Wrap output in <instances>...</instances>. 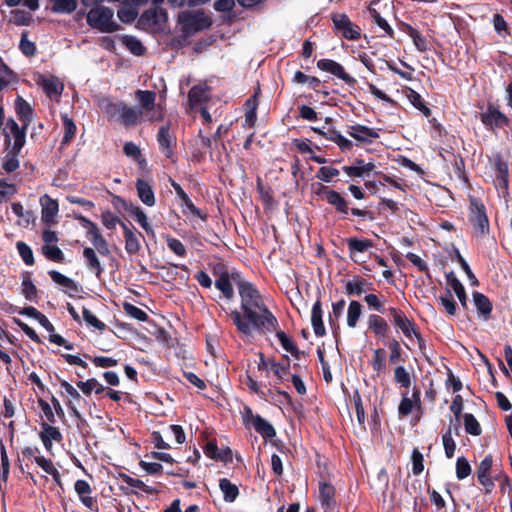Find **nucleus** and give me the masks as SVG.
<instances>
[{"label":"nucleus","mask_w":512,"mask_h":512,"mask_svg":"<svg viewBox=\"0 0 512 512\" xmlns=\"http://www.w3.org/2000/svg\"><path fill=\"white\" fill-rule=\"evenodd\" d=\"M237 288L241 298L240 311L233 310L229 314L236 330L244 336H252L253 332L268 334L276 331L279 322L257 287L252 282L239 281Z\"/></svg>","instance_id":"nucleus-1"},{"label":"nucleus","mask_w":512,"mask_h":512,"mask_svg":"<svg viewBox=\"0 0 512 512\" xmlns=\"http://www.w3.org/2000/svg\"><path fill=\"white\" fill-rule=\"evenodd\" d=\"M114 12L106 6L92 7L86 15L87 24L102 33H113L121 29V26L113 20Z\"/></svg>","instance_id":"nucleus-2"},{"label":"nucleus","mask_w":512,"mask_h":512,"mask_svg":"<svg viewBox=\"0 0 512 512\" xmlns=\"http://www.w3.org/2000/svg\"><path fill=\"white\" fill-rule=\"evenodd\" d=\"M178 23L181 25L182 33L192 36L208 29L212 25V20L202 10L196 12L186 10L179 13Z\"/></svg>","instance_id":"nucleus-3"},{"label":"nucleus","mask_w":512,"mask_h":512,"mask_svg":"<svg viewBox=\"0 0 512 512\" xmlns=\"http://www.w3.org/2000/svg\"><path fill=\"white\" fill-rule=\"evenodd\" d=\"M469 202V222L473 226L476 236L484 238L490 232L486 207L483 202L476 197H470Z\"/></svg>","instance_id":"nucleus-4"},{"label":"nucleus","mask_w":512,"mask_h":512,"mask_svg":"<svg viewBox=\"0 0 512 512\" xmlns=\"http://www.w3.org/2000/svg\"><path fill=\"white\" fill-rule=\"evenodd\" d=\"M135 97L139 102L140 109L146 119L150 122L162 121L164 119V111L160 105H156V93L152 90H137Z\"/></svg>","instance_id":"nucleus-5"},{"label":"nucleus","mask_w":512,"mask_h":512,"mask_svg":"<svg viewBox=\"0 0 512 512\" xmlns=\"http://www.w3.org/2000/svg\"><path fill=\"white\" fill-rule=\"evenodd\" d=\"M27 128L28 126H24V124L20 127L13 118L8 119L3 129L6 147L13 150H22L26 142Z\"/></svg>","instance_id":"nucleus-6"},{"label":"nucleus","mask_w":512,"mask_h":512,"mask_svg":"<svg viewBox=\"0 0 512 512\" xmlns=\"http://www.w3.org/2000/svg\"><path fill=\"white\" fill-rule=\"evenodd\" d=\"M480 120L487 130L495 131L508 127L510 125L509 118L499 110V107L489 103L485 112L480 114Z\"/></svg>","instance_id":"nucleus-7"},{"label":"nucleus","mask_w":512,"mask_h":512,"mask_svg":"<svg viewBox=\"0 0 512 512\" xmlns=\"http://www.w3.org/2000/svg\"><path fill=\"white\" fill-rule=\"evenodd\" d=\"M243 422L246 426L252 423L255 431L264 439H272L276 436V430L273 425L259 414H253L249 407L245 408Z\"/></svg>","instance_id":"nucleus-8"},{"label":"nucleus","mask_w":512,"mask_h":512,"mask_svg":"<svg viewBox=\"0 0 512 512\" xmlns=\"http://www.w3.org/2000/svg\"><path fill=\"white\" fill-rule=\"evenodd\" d=\"M317 68L344 81L349 87L354 88L357 80L345 71V68L333 59L322 58L317 61Z\"/></svg>","instance_id":"nucleus-9"},{"label":"nucleus","mask_w":512,"mask_h":512,"mask_svg":"<svg viewBox=\"0 0 512 512\" xmlns=\"http://www.w3.org/2000/svg\"><path fill=\"white\" fill-rule=\"evenodd\" d=\"M334 31L348 40H358L361 37L359 28L354 25L345 13H334L331 16Z\"/></svg>","instance_id":"nucleus-10"},{"label":"nucleus","mask_w":512,"mask_h":512,"mask_svg":"<svg viewBox=\"0 0 512 512\" xmlns=\"http://www.w3.org/2000/svg\"><path fill=\"white\" fill-rule=\"evenodd\" d=\"M314 192L316 195L324 194L328 204L333 206L336 212L341 214L343 218H346L349 213L348 202L338 191L330 189L323 184H318V188Z\"/></svg>","instance_id":"nucleus-11"},{"label":"nucleus","mask_w":512,"mask_h":512,"mask_svg":"<svg viewBox=\"0 0 512 512\" xmlns=\"http://www.w3.org/2000/svg\"><path fill=\"white\" fill-rule=\"evenodd\" d=\"M157 142L165 157L171 160V162L175 163V148L177 145V140L176 137L170 133V126L168 124L159 128L157 133Z\"/></svg>","instance_id":"nucleus-12"},{"label":"nucleus","mask_w":512,"mask_h":512,"mask_svg":"<svg viewBox=\"0 0 512 512\" xmlns=\"http://www.w3.org/2000/svg\"><path fill=\"white\" fill-rule=\"evenodd\" d=\"M168 13L163 8H150L144 11L138 19V26L145 29H155L161 22H166Z\"/></svg>","instance_id":"nucleus-13"},{"label":"nucleus","mask_w":512,"mask_h":512,"mask_svg":"<svg viewBox=\"0 0 512 512\" xmlns=\"http://www.w3.org/2000/svg\"><path fill=\"white\" fill-rule=\"evenodd\" d=\"M387 311L392 318V323L394 326L400 329L407 338H411L412 332H415L416 329L415 322L411 319H408L404 311L399 308L389 307Z\"/></svg>","instance_id":"nucleus-14"},{"label":"nucleus","mask_w":512,"mask_h":512,"mask_svg":"<svg viewBox=\"0 0 512 512\" xmlns=\"http://www.w3.org/2000/svg\"><path fill=\"white\" fill-rule=\"evenodd\" d=\"M41 204V220L47 226H52L57 224L56 217L59 212V204L58 201L52 199L47 194L43 195L40 198Z\"/></svg>","instance_id":"nucleus-15"},{"label":"nucleus","mask_w":512,"mask_h":512,"mask_svg":"<svg viewBox=\"0 0 512 512\" xmlns=\"http://www.w3.org/2000/svg\"><path fill=\"white\" fill-rule=\"evenodd\" d=\"M347 133L356 141L366 144H371L373 140L378 139L380 136L377 129L362 124L348 126Z\"/></svg>","instance_id":"nucleus-16"},{"label":"nucleus","mask_w":512,"mask_h":512,"mask_svg":"<svg viewBox=\"0 0 512 512\" xmlns=\"http://www.w3.org/2000/svg\"><path fill=\"white\" fill-rule=\"evenodd\" d=\"M121 227L123 229V236L125 240V251L129 255L137 254L141 249L140 238H143L141 232H139L135 227L132 226V229L129 228L125 223H121Z\"/></svg>","instance_id":"nucleus-17"},{"label":"nucleus","mask_w":512,"mask_h":512,"mask_svg":"<svg viewBox=\"0 0 512 512\" xmlns=\"http://www.w3.org/2000/svg\"><path fill=\"white\" fill-rule=\"evenodd\" d=\"M143 111L138 107H130L125 102L121 107L117 120L125 127L136 126L143 119Z\"/></svg>","instance_id":"nucleus-18"},{"label":"nucleus","mask_w":512,"mask_h":512,"mask_svg":"<svg viewBox=\"0 0 512 512\" xmlns=\"http://www.w3.org/2000/svg\"><path fill=\"white\" fill-rule=\"evenodd\" d=\"M239 281H245L239 273H231L230 275L222 278L215 279V287L223 294L227 300L234 297V289L232 283L236 285Z\"/></svg>","instance_id":"nucleus-19"},{"label":"nucleus","mask_w":512,"mask_h":512,"mask_svg":"<svg viewBox=\"0 0 512 512\" xmlns=\"http://www.w3.org/2000/svg\"><path fill=\"white\" fill-rule=\"evenodd\" d=\"M472 297L479 317L484 321L490 320L493 311V305L490 299L485 294L478 291H474Z\"/></svg>","instance_id":"nucleus-20"},{"label":"nucleus","mask_w":512,"mask_h":512,"mask_svg":"<svg viewBox=\"0 0 512 512\" xmlns=\"http://www.w3.org/2000/svg\"><path fill=\"white\" fill-rule=\"evenodd\" d=\"M42 431L39 436L40 439L47 451L52 449V442H61L63 440V436L59 430V428L53 426L49 423H41Z\"/></svg>","instance_id":"nucleus-21"},{"label":"nucleus","mask_w":512,"mask_h":512,"mask_svg":"<svg viewBox=\"0 0 512 512\" xmlns=\"http://www.w3.org/2000/svg\"><path fill=\"white\" fill-rule=\"evenodd\" d=\"M116 199L123 204L127 212H129L132 216L135 217V220L147 233H153V230L148 222L147 216L140 206L134 205L133 203H127L124 199L120 197H116Z\"/></svg>","instance_id":"nucleus-22"},{"label":"nucleus","mask_w":512,"mask_h":512,"mask_svg":"<svg viewBox=\"0 0 512 512\" xmlns=\"http://www.w3.org/2000/svg\"><path fill=\"white\" fill-rule=\"evenodd\" d=\"M60 386H61V388H63L65 390L67 395L71 398V400H69L67 402V407H68V410L70 411L71 415L77 419H82V416H81L80 412L78 411L76 405L74 404V401L79 403L81 400H83V398L81 397L79 392L66 380H61Z\"/></svg>","instance_id":"nucleus-23"},{"label":"nucleus","mask_w":512,"mask_h":512,"mask_svg":"<svg viewBox=\"0 0 512 512\" xmlns=\"http://www.w3.org/2000/svg\"><path fill=\"white\" fill-rule=\"evenodd\" d=\"M170 184L175 190L177 196L182 201L183 205H185L194 216H197L202 220H206L207 215L203 214L202 211L193 204V202L191 201L187 193L183 190L181 185L174 181L173 179H170Z\"/></svg>","instance_id":"nucleus-24"},{"label":"nucleus","mask_w":512,"mask_h":512,"mask_svg":"<svg viewBox=\"0 0 512 512\" xmlns=\"http://www.w3.org/2000/svg\"><path fill=\"white\" fill-rule=\"evenodd\" d=\"M372 289V283L360 276H354L345 284V293L351 296H360L367 290Z\"/></svg>","instance_id":"nucleus-25"},{"label":"nucleus","mask_w":512,"mask_h":512,"mask_svg":"<svg viewBox=\"0 0 512 512\" xmlns=\"http://www.w3.org/2000/svg\"><path fill=\"white\" fill-rule=\"evenodd\" d=\"M15 112L22 124L29 126L33 120L34 110L21 96H17L15 100Z\"/></svg>","instance_id":"nucleus-26"},{"label":"nucleus","mask_w":512,"mask_h":512,"mask_svg":"<svg viewBox=\"0 0 512 512\" xmlns=\"http://www.w3.org/2000/svg\"><path fill=\"white\" fill-rule=\"evenodd\" d=\"M83 257L88 270L94 273L97 278H100L104 272V268L95 250L91 247H85L83 249Z\"/></svg>","instance_id":"nucleus-27"},{"label":"nucleus","mask_w":512,"mask_h":512,"mask_svg":"<svg viewBox=\"0 0 512 512\" xmlns=\"http://www.w3.org/2000/svg\"><path fill=\"white\" fill-rule=\"evenodd\" d=\"M322 314H323L322 303H321L320 299H318L314 303V305L312 307V311H311V324H312L314 333L317 337H323L326 334V329H325V326L323 323Z\"/></svg>","instance_id":"nucleus-28"},{"label":"nucleus","mask_w":512,"mask_h":512,"mask_svg":"<svg viewBox=\"0 0 512 512\" xmlns=\"http://www.w3.org/2000/svg\"><path fill=\"white\" fill-rule=\"evenodd\" d=\"M135 187L137 190V194L139 199L142 201L143 204L152 207L155 205V195L154 191L151 187V185L143 180V179H137L135 183Z\"/></svg>","instance_id":"nucleus-29"},{"label":"nucleus","mask_w":512,"mask_h":512,"mask_svg":"<svg viewBox=\"0 0 512 512\" xmlns=\"http://www.w3.org/2000/svg\"><path fill=\"white\" fill-rule=\"evenodd\" d=\"M356 165L343 166L342 170L350 177H364L374 170L373 162L365 163L363 159H356Z\"/></svg>","instance_id":"nucleus-30"},{"label":"nucleus","mask_w":512,"mask_h":512,"mask_svg":"<svg viewBox=\"0 0 512 512\" xmlns=\"http://www.w3.org/2000/svg\"><path fill=\"white\" fill-rule=\"evenodd\" d=\"M368 328L379 338H385L390 330L387 321L377 314L369 315Z\"/></svg>","instance_id":"nucleus-31"},{"label":"nucleus","mask_w":512,"mask_h":512,"mask_svg":"<svg viewBox=\"0 0 512 512\" xmlns=\"http://www.w3.org/2000/svg\"><path fill=\"white\" fill-rule=\"evenodd\" d=\"M319 495L322 506L325 510L336 508L335 505V488L332 484L321 482L319 485Z\"/></svg>","instance_id":"nucleus-32"},{"label":"nucleus","mask_w":512,"mask_h":512,"mask_svg":"<svg viewBox=\"0 0 512 512\" xmlns=\"http://www.w3.org/2000/svg\"><path fill=\"white\" fill-rule=\"evenodd\" d=\"M448 285L453 289L463 308H467L468 297L463 284L459 281L453 271L446 274Z\"/></svg>","instance_id":"nucleus-33"},{"label":"nucleus","mask_w":512,"mask_h":512,"mask_svg":"<svg viewBox=\"0 0 512 512\" xmlns=\"http://www.w3.org/2000/svg\"><path fill=\"white\" fill-rule=\"evenodd\" d=\"M207 85H194L188 92V102L191 108L208 101Z\"/></svg>","instance_id":"nucleus-34"},{"label":"nucleus","mask_w":512,"mask_h":512,"mask_svg":"<svg viewBox=\"0 0 512 512\" xmlns=\"http://www.w3.org/2000/svg\"><path fill=\"white\" fill-rule=\"evenodd\" d=\"M40 85L50 99L60 97L64 89V85L55 78H43Z\"/></svg>","instance_id":"nucleus-35"},{"label":"nucleus","mask_w":512,"mask_h":512,"mask_svg":"<svg viewBox=\"0 0 512 512\" xmlns=\"http://www.w3.org/2000/svg\"><path fill=\"white\" fill-rule=\"evenodd\" d=\"M282 360V362H277L276 360L270 361V369L277 377V384L281 383L285 379L290 368V358L287 355H283Z\"/></svg>","instance_id":"nucleus-36"},{"label":"nucleus","mask_w":512,"mask_h":512,"mask_svg":"<svg viewBox=\"0 0 512 512\" xmlns=\"http://www.w3.org/2000/svg\"><path fill=\"white\" fill-rule=\"evenodd\" d=\"M350 257L352 258L354 253H364L373 247V241L371 239H358L356 237H350L346 239Z\"/></svg>","instance_id":"nucleus-37"},{"label":"nucleus","mask_w":512,"mask_h":512,"mask_svg":"<svg viewBox=\"0 0 512 512\" xmlns=\"http://www.w3.org/2000/svg\"><path fill=\"white\" fill-rule=\"evenodd\" d=\"M122 44L135 56H142L146 52V47L134 36L123 35L120 37Z\"/></svg>","instance_id":"nucleus-38"},{"label":"nucleus","mask_w":512,"mask_h":512,"mask_svg":"<svg viewBox=\"0 0 512 512\" xmlns=\"http://www.w3.org/2000/svg\"><path fill=\"white\" fill-rule=\"evenodd\" d=\"M124 101L113 102L109 98H103L100 102V108L109 119H117L121 113V107Z\"/></svg>","instance_id":"nucleus-39"},{"label":"nucleus","mask_w":512,"mask_h":512,"mask_svg":"<svg viewBox=\"0 0 512 512\" xmlns=\"http://www.w3.org/2000/svg\"><path fill=\"white\" fill-rule=\"evenodd\" d=\"M22 294L26 300L37 303L38 289L31 280L30 273H23Z\"/></svg>","instance_id":"nucleus-40"},{"label":"nucleus","mask_w":512,"mask_h":512,"mask_svg":"<svg viewBox=\"0 0 512 512\" xmlns=\"http://www.w3.org/2000/svg\"><path fill=\"white\" fill-rule=\"evenodd\" d=\"M406 96H407L408 100L410 101V103L416 109L421 111L424 114V116H426V117L431 116V114H432L431 109L429 107H427L424 99L418 92H416L415 90H413L411 88H408V90L406 92Z\"/></svg>","instance_id":"nucleus-41"},{"label":"nucleus","mask_w":512,"mask_h":512,"mask_svg":"<svg viewBox=\"0 0 512 512\" xmlns=\"http://www.w3.org/2000/svg\"><path fill=\"white\" fill-rule=\"evenodd\" d=\"M21 150H13L11 148L6 147V154L2 163V168L7 173H12L19 168V160L18 156Z\"/></svg>","instance_id":"nucleus-42"},{"label":"nucleus","mask_w":512,"mask_h":512,"mask_svg":"<svg viewBox=\"0 0 512 512\" xmlns=\"http://www.w3.org/2000/svg\"><path fill=\"white\" fill-rule=\"evenodd\" d=\"M62 122H63V128H64V135L61 140V146L65 147L71 143L73 138L76 135L77 127L70 117L68 115L62 116Z\"/></svg>","instance_id":"nucleus-43"},{"label":"nucleus","mask_w":512,"mask_h":512,"mask_svg":"<svg viewBox=\"0 0 512 512\" xmlns=\"http://www.w3.org/2000/svg\"><path fill=\"white\" fill-rule=\"evenodd\" d=\"M345 304L346 302L344 299H341L332 304V312L329 315V325L333 330L334 335H336L337 331L339 330L338 319L343 313Z\"/></svg>","instance_id":"nucleus-44"},{"label":"nucleus","mask_w":512,"mask_h":512,"mask_svg":"<svg viewBox=\"0 0 512 512\" xmlns=\"http://www.w3.org/2000/svg\"><path fill=\"white\" fill-rule=\"evenodd\" d=\"M219 487L224 494V500L226 502H233L236 500L239 494V489L230 480H228L227 478L220 479Z\"/></svg>","instance_id":"nucleus-45"},{"label":"nucleus","mask_w":512,"mask_h":512,"mask_svg":"<svg viewBox=\"0 0 512 512\" xmlns=\"http://www.w3.org/2000/svg\"><path fill=\"white\" fill-rule=\"evenodd\" d=\"M53 5L51 10L54 13L70 14L77 8V0H50Z\"/></svg>","instance_id":"nucleus-46"},{"label":"nucleus","mask_w":512,"mask_h":512,"mask_svg":"<svg viewBox=\"0 0 512 512\" xmlns=\"http://www.w3.org/2000/svg\"><path fill=\"white\" fill-rule=\"evenodd\" d=\"M362 314V305L360 302L356 300H352L349 303L348 310H347V325L350 328H355L357 325V322Z\"/></svg>","instance_id":"nucleus-47"},{"label":"nucleus","mask_w":512,"mask_h":512,"mask_svg":"<svg viewBox=\"0 0 512 512\" xmlns=\"http://www.w3.org/2000/svg\"><path fill=\"white\" fill-rule=\"evenodd\" d=\"M120 477L123 482H125L127 485L140 489L141 491L145 492L146 494H156L158 490L154 487L146 485L142 480L133 478L127 474H120Z\"/></svg>","instance_id":"nucleus-48"},{"label":"nucleus","mask_w":512,"mask_h":512,"mask_svg":"<svg viewBox=\"0 0 512 512\" xmlns=\"http://www.w3.org/2000/svg\"><path fill=\"white\" fill-rule=\"evenodd\" d=\"M377 1H372L371 5L368 7V12L375 21V23L382 28L390 37L394 36V30L391 28V26L388 24V22L380 15V13L373 7V5Z\"/></svg>","instance_id":"nucleus-49"},{"label":"nucleus","mask_w":512,"mask_h":512,"mask_svg":"<svg viewBox=\"0 0 512 512\" xmlns=\"http://www.w3.org/2000/svg\"><path fill=\"white\" fill-rule=\"evenodd\" d=\"M394 381L405 389L411 386L412 379L410 373L403 365L396 366L394 369Z\"/></svg>","instance_id":"nucleus-50"},{"label":"nucleus","mask_w":512,"mask_h":512,"mask_svg":"<svg viewBox=\"0 0 512 512\" xmlns=\"http://www.w3.org/2000/svg\"><path fill=\"white\" fill-rule=\"evenodd\" d=\"M465 431L472 436H479L482 433L480 423L471 413H466L463 416Z\"/></svg>","instance_id":"nucleus-51"},{"label":"nucleus","mask_w":512,"mask_h":512,"mask_svg":"<svg viewBox=\"0 0 512 512\" xmlns=\"http://www.w3.org/2000/svg\"><path fill=\"white\" fill-rule=\"evenodd\" d=\"M371 366L378 375L386 369V352L384 349L378 348L374 350Z\"/></svg>","instance_id":"nucleus-52"},{"label":"nucleus","mask_w":512,"mask_h":512,"mask_svg":"<svg viewBox=\"0 0 512 512\" xmlns=\"http://www.w3.org/2000/svg\"><path fill=\"white\" fill-rule=\"evenodd\" d=\"M406 33L412 38L414 45L420 52H425L428 49L427 40L419 33L417 29L411 25H407Z\"/></svg>","instance_id":"nucleus-53"},{"label":"nucleus","mask_w":512,"mask_h":512,"mask_svg":"<svg viewBox=\"0 0 512 512\" xmlns=\"http://www.w3.org/2000/svg\"><path fill=\"white\" fill-rule=\"evenodd\" d=\"M439 301L448 315H456L457 303L453 298L451 290L446 289L445 294L439 297Z\"/></svg>","instance_id":"nucleus-54"},{"label":"nucleus","mask_w":512,"mask_h":512,"mask_svg":"<svg viewBox=\"0 0 512 512\" xmlns=\"http://www.w3.org/2000/svg\"><path fill=\"white\" fill-rule=\"evenodd\" d=\"M42 252L44 256L53 262L63 263L64 262V253L62 250L55 245H44L42 248Z\"/></svg>","instance_id":"nucleus-55"},{"label":"nucleus","mask_w":512,"mask_h":512,"mask_svg":"<svg viewBox=\"0 0 512 512\" xmlns=\"http://www.w3.org/2000/svg\"><path fill=\"white\" fill-rule=\"evenodd\" d=\"M48 274L51 277V279L58 285H61L63 287L71 289V290H75V291L77 290V285H76L75 281L72 280L71 278L61 274L60 272H58L56 270H51L48 272Z\"/></svg>","instance_id":"nucleus-56"},{"label":"nucleus","mask_w":512,"mask_h":512,"mask_svg":"<svg viewBox=\"0 0 512 512\" xmlns=\"http://www.w3.org/2000/svg\"><path fill=\"white\" fill-rule=\"evenodd\" d=\"M388 348L390 350L389 362L391 364L397 362H405V359L402 357V348L398 340L391 339L388 343Z\"/></svg>","instance_id":"nucleus-57"},{"label":"nucleus","mask_w":512,"mask_h":512,"mask_svg":"<svg viewBox=\"0 0 512 512\" xmlns=\"http://www.w3.org/2000/svg\"><path fill=\"white\" fill-rule=\"evenodd\" d=\"M442 443L447 458L451 459L456 450V443L452 437V428L449 427L447 431L442 435Z\"/></svg>","instance_id":"nucleus-58"},{"label":"nucleus","mask_w":512,"mask_h":512,"mask_svg":"<svg viewBox=\"0 0 512 512\" xmlns=\"http://www.w3.org/2000/svg\"><path fill=\"white\" fill-rule=\"evenodd\" d=\"M123 309L127 315L139 321L145 322L149 319L148 314L144 310L131 303H123Z\"/></svg>","instance_id":"nucleus-59"},{"label":"nucleus","mask_w":512,"mask_h":512,"mask_svg":"<svg viewBox=\"0 0 512 512\" xmlns=\"http://www.w3.org/2000/svg\"><path fill=\"white\" fill-rule=\"evenodd\" d=\"M17 192V186L14 183L0 179V203L11 199Z\"/></svg>","instance_id":"nucleus-60"},{"label":"nucleus","mask_w":512,"mask_h":512,"mask_svg":"<svg viewBox=\"0 0 512 512\" xmlns=\"http://www.w3.org/2000/svg\"><path fill=\"white\" fill-rule=\"evenodd\" d=\"M16 248H17L19 255L21 256L22 260L24 261V263L26 265L34 264L35 260H34L33 251L29 245H27L23 241H18L16 243Z\"/></svg>","instance_id":"nucleus-61"},{"label":"nucleus","mask_w":512,"mask_h":512,"mask_svg":"<svg viewBox=\"0 0 512 512\" xmlns=\"http://www.w3.org/2000/svg\"><path fill=\"white\" fill-rule=\"evenodd\" d=\"M82 316L88 326H92L99 331L106 329V324L99 320L89 309L83 308Z\"/></svg>","instance_id":"nucleus-62"},{"label":"nucleus","mask_w":512,"mask_h":512,"mask_svg":"<svg viewBox=\"0 0 512 512\" xmlns=\"http://www.w3.org/2000/svg\"><path fill=\"white\" fill-rule=\"evenodd\" d=\"M19 49L23 53V55L27 57L34 56L36 53V45L34 42L28 39V33L23 32L21 35Z\"/></svg>","instance_id":"nucleus-63"},{"label":"nucleus","mask_w":512,"mask_h":512,"mask_svg":"<svg viewBox=\"0 0 512 512\" xmlns=\"http://www.w3.org/2000/svg\"><path fill=\"white\" fill-rule=\"evenodd\" d=\"M471 474V466L465 457H458L456 461V476L459 480L467 478Z\"/></svg>","instance_id":"nucleus-64"}]
</instances>
